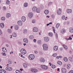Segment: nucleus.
Here are the masks:
<instances>
[{
  "mask_svg": "<svg viewBox=\"0 0 73 73\" xmlns=\"http://www.w3.org/2000/svg\"><path fill=\"white\" fill-rule=\"evenodd\" d=\"M28 58L31 60H33V59H35V55L33 54H31L29 56Z\"/></svg>",
  "mask_w": 73,
  "mask_h": 73,
  "instance_id": "1",
  "label": "nucleus"
},
{
  "mask_svg": "<svg viewBox=\"0 0 73 73\" xmlns=\"http://www.w3.org/2000/svg\"><path fill=\"white\" fill-rule=\"evenodd\" d=\"M42 46L44 50H47V49H48V45H47V44H43Z\"/></svg>",
  "mask_w": 73,
  "mask_h": 73,
  "instance_id": "2",
  "label": "nucleus"
},
{
  "mask_svg": "<svg viewBox=\"0 0 73 73\" xmlns=\"http://www.w3.org/2000/svg\"><path fill=\"white\" fill-rule=\"evenodd\" d=\"M21 52L23 54H25L27 53V51L24 48H22L21 50Z\"/></svg>",
  "mask_w": 73,
  "mask_h": 73,
  "instance_id": "3",
  "label": "nucleus"
},
{
  "mask_svg": "<svg viewBox=\"0 0 73 73\" xmlns=\"http://www.w3.org/2000/svg\"><path fill=\"white\" fill-rule=\"evenodd\" d=\"M41 67L42 69H48V67L45 65H42L41 66Z\"/></svg>",
  "mask_w": 73,
  "mask_h": 73,
  "instance_id": "4",
  "label": "nucleus"
},
{
  "mask_svg": "<svg viewBox=\"0 0 73 73\" xmlns=\"http://www.w3.org/2000/svg\"><path fill=\"white\" fill-rule=\"evenodd\" d=\"M62 11V10L60 8H59L58 9L57 11V13L58 15H60V14L61 13V11Z\"/></svg>",
  "mask_w": 73,
  "mask_h": 73,
  "instance_id": "5",
  "label": "nucleus"
},
{
  "mask_svg": "<svg viewBox=\"0 0 73 73\" xmlns=\"http://www.w3.org/2000/svg\"><path fill=\"white\" fill-rule=\"evenodd\" d=\"M31 72H34V73H36V72H37L38 71L37 69H34L33 68H31Z\"/></svg>",
  "mask_w": 73,
  "mask_h": 73,
  "instance_id": "6",
  "label": "nucleus"
},
{
  "mask_svg": "<svg viewBox=\"0 0 73 73\" xmlns=\"http://www.w3.org/2000/svg\"><path fill=\"white\" fill-rule=\"evenodd\" d=\"M21 20L23 22H25L26 21V17L24 16H23L21 18Z\"/></svg>",
  "mask_w": 73,
  "mask_h": 73,
  "instance_id": "7",
  "label": "nucleus"
},
{
  "mask_svg": "<svg viewBox=\"0 0 73 73\" xmlns=\"http://www.w3.org/2000/svg\"><path fill=\"white\" fill-rule=\"evenodd\" d=\"M44 40L45 42H48L49 41V38H48V37H45L44 38Z\"/></svg>",
  "mask_w": 73,
  "mask_h": 73,
  "instance_id": "8",
  "label": "nucleus"
},
{
  "mask_svg": "<svg viewBox=\"0 0 73 73\" xmlns=\"http://www.w3.org/2000/svg\"><path fill=\"white\" fill-rule=\"evenodd\" d=\"M33 13H29L28 14V17L29 18H32L33 17Z\"/></svg>",
  "mask_w": 73,
  "mask_h": 73,
  "instance_id": "9",
  "label": "nucleus"
},
{
  "mask_svg": "<svg viewBox=\"0 0 73 73\" xmlns=\"http://www.w3.org/2000/svg\"><path fill=\"white\" fill-rule=\"evenodd\" d=\"M33 31L34 32H37L38 31V30L37 27H34L33 29Z\"/></svg>",
  "mask_w": 73,
  "mask_h": 73,
  "instance_id": "10",
  "label": "nucleus"
},
{
  "mask_svg": "<svg viewBox=\"0 0 73 73\" xmlns=\"http://www.w3.org/2000/svg\"><path fill=\"white\" fill-rule=\"evenodd\" d=\"M18 24L19 25H23V23H22V21H18L17 22Z\"/></svg>",
  "mask_w": 73,
  "mask_h": 73,
  "instance_id": "11",
  "label": "nucleus"
},
{
  "mask_svg": "<svg viewBox=\"0 0 73 73\" xmlns=\"http://www.w3.org/2000/svg\"><path fill=\"white\" fill-rule=\"evenodd\" d=\"M37 8L36 7H34L33 8V12H36V11H37Z\"/></svg>",
  "mask_w": 73,
  "mask_h": 73,
  "instance_id": "12",
  "label": "nucleus"
},
{
  "mask_svg": "<svg viewBox=\"0 0 73 73\" xmlns=\"http://www.w3.org/2000/svg\"><path fill=\"white\" fill-rule=\"evenodd\" d=\"M62 73H66V70L64 68H62Z\"/></svg>",
  "mask_w": 73,
  "mask_h": 73,
  "instance_id": "13",
  "label": "nucleus"
},
{
  "mask_svg": "<svg viewBox=\"0 0 73 73\" xmlns=\"http://www.w3.org/2000/svg\"><path fill=\"white\" fill-rule=\"evenodd\" d=\"M65 32H66V30L64 29H62L60 31L61 33H62V34H64Z\"/></svg>",
  "mask_w": 73,
  "mask_h": 73,
  "instance_id": "14",
  "label": "nucleus"
},
{
  "mask_svg": "<svg viewBox=\"0 0 73 73\" xmlns=\"http://www.w3.org/2000/svg\"><path fill=\"white\" fill-rule=\"evenodd\" d=\"M12 36H13V37H17V34H16V33L15 32H14L13 33Z\"/></svg>",
  "mask_w": 73,
  "mask_h": 73,
  "instance_id": "15",
  "label": "nucleus"
},
{
  "mask_svg": "<svg viewBox=\"0 0 73 73\" xmlns=\"http://www.w3.org/2000/svg\"><path fill=\"white\" fill-rule=\"evenodd\" d=\"M0 25L1 28H3L4 27V24L3 23H1L0 24Z\"/></svg>",
  "mask_w": 73,
  "mask_h": 73,
  "instance_id": "16",
  "label": "nucleus"
},
{
  "mask_svg": "<svg viewBox=\"0 0 73 73\" xmlns=\"http://www.w3.org/2000/svg\"><path fill=\"white\" fill-rule=\"evenodd\" d=\"M40 61L42 62H45V59L43 58H42L40 59Z\"/></svg>",
  "mask_w": 73,
  "mask_h": 73,
  "instance_id": "17",
  "label": "nucleus"
},
{
  "mask_svg": "<svg viewBox=\"0 0 73 73\" xmlns=\"http://www.w3.org/2000/svg\"><path fill=\"white\" fill-rule=\"evenodd\" d=\"M19 25H15L14 27V29L15 30H18L19 29Z\"/></svg>",
  "mask_w": 73,
  "mask_h": 73,
  "instance_id": "18",
  "label": "nucleus"
},
{
  "mask_svg": "<svg viewBox=\"0 0 73 73\" xmlns=\"http://www.w3.org/2000/svg\"><path fill=\"white\" fill-rule=\"evenodd\" d=\"M54 50L55 51H57L58 50V47L57 46H55L54 47Z\"/></svg>",
  "mask_w": 73,
  "mask_h": 73,
  "instance_id": "19",
  "label": "nucleus"
},
{
  "mask_svg": "<svg viewBox=\"0 0 73 73\" xmlns=\"http://www.w3.org/2000/svg\"><path fill=\"white\" fill-rule=\"evenodd\" d=\"M48 35L49 36H50V37H52V36H53V33H52L50 32L48 33Z\"/></svg>",
  "mask_w": 73,
  "mask_h": 73,
  "instance_id": "20",
  "label": "nucleus"
},
{
  "mask_svg": "<svg viewBox=\"0 0 73 73\" xmlns=\"http://www.w3.org/2000/svg\"><path fill=\"white\" fill-rule=\"evenodd\" d=\"M67 12L68 13H72V10L68 9L67 10Z\"/></svg>",
  "mask_w": 73,
  "mask_h": 73,
  "instance_id": "21",
  "label": "nucleus"
},
{
  "mask_svg": "<svg viewBox=\"0 0 73 73\" xmlns=\"http://www.w3.org/2000/svg\"><path fill=\"white\" fill-rule=\"evenodd\" d=\"M2 50L4 52H7V49L4 47L2 48Z\"/></svg>",
  "mask_w": 73,
  "mask_h": 73,
  "instance_id": "22",
  "label": "nucleus"
},
{
  "mask_svg": "<svg viewBox=\"0 0 73 73\" xmlns=\"http://www.w3.org/2000/svg\"><path fill=\"white\" fill-rule=\"evenodd\" d=\"M23 41L25 42H26L27 43L28 42V39L26 38H24L23 39Z\"/></svg>",
  "mask_w": 73,
  "mask_h": 73,
  "instance_id": "23",
  "label": "nucleus"
},
{
  "mask_svg": "<svg viewBox=\"0 0 73 73\" xmlns=\"http://www.w3.org/2000/svg\"><path fill=\"white\" fill-rule=\"evenodd\" d=\"M6 16L7 18H9V17H11V14L10 13H7L6 15Z\"/></svg>",
  "mask_w": 73,
  "mask_h": 73,
  "instance_id": "24",
  "label": "nucleus"
},
{
  "mask_svg": "<svg viewBox=\"0 0 73 73\" xmlns=\"http://www.w3.org/2000/svg\"><path fill=\"white\" fill-rule=\"evenodd\" d=\"M63 47L66 49V50H67L68 49V47L67 46L65 45H63Z\"/></svg>",
  "mask_w": 73,
  "mask_h": 73,
  "instance_id": "25",
  "label": "nucleus"
},
{
  "mask_svg": "<svg viewBox=\"0 0 73 73\" xmlns=\"http://www.w3.org/2000/svg\"><path fill=\"white\" fill-rule=\"evenodd\" d=\"M44 13L46 14V15H48V13H49V11H48V10H46L44 11Z\"/></svg>",
  "mask_w": 73,
  "mask_h": 73,
  "instance_id": "26",
  "label": "nucleus"
},
{
  "mask_svg": "<svg viewBox=\"0 0 73 73\" xmlns=\"http://www.w3.org/2000/svg\"><path fill=\"white\" fill-rule=\"evenodd\" d=\"M36 11L37 13H40V9L37 8Z\"/></svg>",
  "mask_w": 73,
  "mask_h": 73,
  "instance_id": "27",
  "label": "nucleus"
},
{
  "mask_svg": "<svg viewBox=\"0 0 73 73\" xmlns=\"http://www.w3.org/2000/svg\"><path fill=\"white\" fill-rule=\"evenodd\" d=\"M28 5V4L27 3H25L24 4V7H27Z\"/></svg>",
  "mask_w": 73,
  "mask_h": 73,
  "instance_id": "28",
  "label": "nucleus"
},
{
  "mask_svg": "<svg viewBox=\"0 0 73 73\" xmlns=\"http://www.w3.org/2000/svg\"><path fill=\"white\" fill-rule=\"evenodd\" d=\"M64 61L67 62V61H68V58L66 57H65L64 58Z\"/></svg>",
  "mask_w": 73,
  "mask_h": 73,
  "instance_id": "29",
  "label": "nucleus"
},
{
  "mask_svg": "<svg viewBox=\"0 0 73 73\" xmlns=\"http://www.w3.org/2000/svg\"><path fill=\"white\" fill-rule=\"evenodd\" d=\"M69 31L70 32V33H73V29L72 28H70L69 29Z\"/></svg>",
  "mask_w": 73,
  "mask_h": 73,
  "instance_id": "30",
  "label": "nucleus"
},
{
  "mask_svg": "<svg viewBox=\"0 0 73 73\" xmlns=\"http://www.w3.org/2000/svg\"><path fill=\"white\" fill-rule=\"evenodd\" d=\"M57 64L59 65H62V62L60 61H58Z\"/></svg>",
  "mask_w": 73,
  "mask_h": 73,
  "instance_id": "31",
  "label": "nucleus"
},
{
  "mask_svg": "<svg viewBox=\"0 0 73 73\" xmlns=\"http://www.w3.org/2000/svg\"><path fill=\"white\" fill-rule=\"evenodd\" d=\"M6 4L7 5H9L10 3V1L9 0H7L6 2Z\"/></svg>",
  "mask_w": 73,
  "mask_h": 73,
  "instance_id": "32",
  "label": "nucleus"
},
{
  "mask_svg": "<svg viewBox=\"0 0 73 73\" xmlns=\"http://www.w3.org/2000/svg\"><path fill=\"white\" fill-rule=\"evenodd\" d=\"M23 65L25 68H28V67L27 66V64H23Z\"/></svg>",
  "mask_w": 73,
  "mask_h": 73,
  "instance_id": "33",
  "label": "nucleus"
},
{
  "mask_svg": "<svg viewBox=\"0 0 73 73\" xmlns=\"http://www.w3.org/2000/svg\"><path fill=\"white\" fill-rule=\"evenodd\" d=\"M59 26H60V23H58L56 24V28H58L59 27Z\"/></svg>",
  "mask_w": 73,
  "mask_h": 73,
  "instance_id": "34",
  "label": "nucleus"
},
{
  "mask_svg": "<svg viewBox=\"0 0 73 73\" xmlns=\"http://www.w3.org/2000/svg\"><path fill=\"white\" fill-rule=\"evenodd\" d=\"M7 31L9 33H12V31L11 29H8Z\"/></svg>",
  "mask_w": 73,
  "mask_h": 73,
  "instance_id": "35",
  "label": "nucleus"
},
{
  "mask_svg": "<svg viewBox=\"0 0 73 73\" xmlns=\"http://www.w3.org/2000/svg\"><path fill=\"white\" fill-rule=\"evenodd\" d=\"M70 68V64H68L67 65V68L68 69H69Z\"/></svg>",
  "mask_w": 73,
  "mask_h": 73,
  "instance_id": "36",
  "label": "nucleus"
},
{
  "mask_svg": "<svg viewBox=\"0 0 73 73\" xmlns=\"http://www.w3.org/2000/svg\"><path fill=\"white\" fill-rule=\"evenodd\" d=\"M1 20L3 21H4L5 20V18L4 17H2L1 18Z\"/></svg>",
  "mask_w": 73,
  "mask_h": 73,
  "instance_id": "37",
  "label": "nucleus"
},
{
  "mask_svg": "<svg viewBox=\"0 0 73 73\" xmlns=\"http://www.w3.org/2000/svg\"><path fill=\"white\" fill-rule=\"evenodd\" d=\"M15 72L16 73H22V72L20 71H19L18 70H16L15 71Z\"/></svg>",
  "mask_w": 73,
  "mask_h": 73,
  "instance_id": "38",
  "label": "nucleus"
},
{
  "mask_svg": "<svg viewBox=\"0 0 73 73\" xmlns=\"http://www.w3.org/2000/svg\"><path fill=\"white\" fill-rule=\"evenodd\" d=\"M23 32H24V33H27V29H24Z\"/></svg>",
  "mask_w": 73,
  "mask_h": 73,
  "instance_id": "39",
  "label": "nucleus"
},
{
  "mask_svg": "<svg viewBox=\"0 0 73 73\" xmlns=\"http://www.w3.org/2000/svg\"><path fill=\"white\" fill-rule=\"evenodd\" d=\"M52 4H53V2H49L48 3V5L49 6H50V5H52Z\"/></svg>",
  "mask_w": 73,
  "mask_h": 73,
  "instance_id": "40",
  "label": "nucleus"
},
{
  "mask_svg": "<svg viewBox=\"0 0 73 73\" xmlns=\"http://www.w3.org/2000/svg\"><path fill=\"white\" fill-rule=\"evenodd\" d=\"M12 68L9 67V71H12Z\"/></svg>",
  "mask_w": 73,
  "mask_h": 73,
  "instance_id": "41",
  "label": "nucleus"
},
{
  "mask_svg": "<svg viewBox=\"0 0 73 73\" xmlns=\"http://www.w3.org/2000/svg\"><path fill=\"white\" fill-rule=\"evenodd\" d=\"M38 44H41V41L40 40H38Z\"/></svg>",
  "mask_w": 73,
  "mask_h": 73,
  "instance_id": "42",
  "label": "nucleus"
},
{
  "mask_svg": "<svg viewBox=\"0 0 73 73\" xmlns=\"http://www.w3.org/2000/svg\"><path fill=\"white\" fill-rule=\"evenodd\" d=\"M52 56L54 57H56V56H57V54L56 53H54L53 54Z\"/></svg>",
  "mask_w": 73,
  "mask_h": 73,
  "instance_id": "43",
  "label": "nucleus"
},
{
  "mask_svg": "<svg viewBox=\"0 0 73 73\" xmlns=\"http://www.w3.org/2000/svg\"><path fill=\"white\" fill-rule=\"evenodd\" d=\"M52 29L53 30V31L54 33H55V29L54 28V27H52Z\"/></svg>",
  "mask_w": 73,
  "mask_h": 73,
  "instance_id": "44",
  "label": "nucleus"
},
{
  "mask_svg": "<svg viewBox=\"0 0 73 73\" xmlns=\"http://www.w3.org/2000/svg\"><path fill=\"white\" fill-rule=\"evenodd\" d=\"M29 38L30 39H33V36H31L29 37Z\"/></svg>",
  "mask_w": 73,
  "mask_h": 73,
  "instance_id": "45",
  "label": "nucleus"
},
{
  "mask_svg": "<svg viewBox=\"0 0 73 73\" xmlns=\"http://www.w3.org/2000/svg\"><path fill=\"white\" fill-rule=\"evenodd\" d=\"M52 68L53 69H54V68H56V66H55V65H53L52 66Z\"/></svg>",
  "mask_w": 73,
  "mask_h": 73,
  "instance_id": "46",
  "label": "nucleus"
},
{
  "mask_svg": "<svg viewBox=\"0 0 73 73\" xmlns=\"http://www.w3.org/2000/svg\"><path fill=\"white\" fill-rule=\"evenodd\" d=\"M32 23H36V21H35V20H33L32 21Z\"/></svg>",
  "mask_w": 73,
  "mask_h": 73,
  "instance_id": "47",
  "label": "nucleus"
},
{
  "mask_svg": "<svg viewBox=\"0 0 73 73\" xmlns=\"http://www.w3.org/2000/svg\"><path fill=\"white\" fill-rule=\"evenodd\" d=\"M68 40H72V38H71V36H70L69 37V38H68Z\"/></svg>",
  "mask_w": 73,
  "mask_h": 73,
  "instance_id": "48",
  "label": "nucleus"
},
{
  "mask_svg": "<svg viewBox=\"0 0 73 73\" xmlns=\"http://www.w3.org/2000/svg\"><path fill=\"white\" fill-rule=\"evenodd\" d=\"M3 10H6V9H7V8H6V7H5L4 6L3 7Z\"/></svg>",
  "mask_w": 73,
  "mask_h": 73,
  "instance_id": "49",
  "label": "nucleus"
},
{
  "mask_svg": "<svg viewBox=\"0 0 73 73\" xmlns=\"http://www.w3.org/2000/svg\"><path fill=\"white\" fill-rule=\"evenodd\" d=\"M12 61L9 60V64H12Z\"/></svg>",
  "mask_w": 73,
  "mask_h": 73,
  "instance_id": "50",
  "label": "nucleus"
},
{
  "mask_svg": "<svg viewBox=\"0 0 73 73\" xmlns=\"http://www.w3.org/2000/svg\"><path fill=\"white\" fill-rule=\"evenodd\" d=\"M69 60H70V61H72V58L70 57L69 58Z\"/></svg>",
  "mask_w": 73,
  "mask_h": 73,
  "instance_id": "51",
  "label": "nucleus"
},
{
  "mask_svg": "<svg viewBox=\"0 0 73 73\" xmlns=\"http://www.w3.org/2000/svg\"><path fill=\"white\" fill-rule=\"evenodd\" d=\"M55 35H56V38H58V34H57V33H55Z\"/></svg>",
  "mask_w": 73,
  "mask_h": 73,
  "instance_id": "52",
  "label": "nucleus"
},
{
  "mask_svg": "<svg viewBox=\"0 0 73 73\" xmlns=\"http://www.w3.org/2000/svg\"><path fill=\"white\" fill-rule=\"evenodd\" d=\"M9 67H7L6 68V70H9Z\"/></svg>",
  "mask_w": 73,
  "mask_h": 73,
  "instance_id": "53",
  "label": "nucleus"
},
{
  "mask_svg": "<svg viewBox=\"0 0 73 73\" xmlns=\"http://www.w3.org/2000/svg\"><path fill=\"white\" fill-rule=\"evenodd\" d=\"M62 19H65V16H63L62 17Z\"/></svg>",
  "mask_w": 73,
  "mask_h": 73,
  "instance_id": "54",
  "label": "nucleus"
},
{
  "mask_svg": "<svg viewBox=\"0 0 73 73\" xmlns=\"http://www.w3.org/2000/svg\"><path fill=\"white\" fill-rule=\"evenodd\" d=\"M2 54H3V55H4V56H6V55H7V54H5V53H2Z\"/></svg>",
  "mask_w": 73,
  "mask_h": 73,
  "instance_id": "55",
  "label": "nucleus"
},
{
  "mask_svg": "<svg viewBox=\"0 0 73 73\" xmlns=\"http://www.w3.org/2000/svg\"><path fill=\"white\" fill-rule=\"evenodd\" d=\"M3 70H0V73H3Z\"/></svg>",
  "mask_w": 73,
  "mask_h": 73,
  "instance_id": "56",
  "label": "nucleus"
},
{
  "mask_svg": "<svg viewBox=\"0 0 73 73\" xmlns=\"http://www.w3.org/2000/svg\"><path fill=\"white\" fill-rule=\"evenodd\" d=\"M51 17H52V18H54V15H52L51 16Z\"/></svg>",
  "mask_w": 73,
  "mask_h": 73,
  "instance_id": "57",
  "label": "nucleus"
},
{
  "mask_svg": "<svg viewBox=\"0 0 73 73\" xmlns=\"http://www.w3.org/2000/svg\"><path fill=\"white\" fill-rule=\"evenodd\" d=\"M34 53H35L36 54H37L38 52H37V51L35 50L34 51Z\"/></svg>",
  "mask_w": 73,
  "mask_h": 73,
  "instance_id": "58",
  "label": "nucleus"
},
{
  "mask_svg": "<svg viewBox=\"0 0 73 73\" xmlns=\"http://www.w3.org/2000/svg\"><path fill=\"white\" fill-rule=\"evenodd\" d=\"M69 73H73V71L72 70L70 71L69 72Z\"/></svg>",
  "mask_w": 73,
  "mask_h": 73,
  "instance_id": "59",
  "label": "nucleus"
},
{
  "mask_svg": "<svg viewBox=\"0 0 73 73\" xmlns=\"http://www.w3.org/2000/svg\"><path fill=\"white\" fill-rule=\"evenodd\" d=\"M19 55L20 56H21V57H23V55H22L21 54H19Z\"/></svg>",
  "mask_w": 73,
  "mask_h": 73,
  "instance_id": "60",
  "label": "nucleus"
},
{
  "mask_svg": "<svg viewBox=\"0 0 73 73\" xmlns=\"http://www.w3.org/2000/svg\"><path fill=\"white\" fill-rule=\"evenodd\" d=\"M2 72H3L2 73H3V72L4 73H6V71H5V70H3V71Z\"/></svg>",
  "mask_w": 73,
  "mask_h": 73,
  "instance_id": "61",
  "label": "nucleus"
},
{
  "mask_svg": "<svg viewBox=\"0 0 73 73\" xmlns=\"http://www.w3.org/2000/svg\"><path fill=\"white\" fill-rule=\"evenodd\" d=\"M1 34H2V32L0 30V35H1Z\"/></svg>",
  "mask_w": 73,
  "mask_h": 73,
  "instance_id": "62",
  "label": "nucleus"
},
{
  "mask_svg": "<svg viewBox=\"0 0 73 73\" xmlns=\"http://www.w3.org/2000/svg\"><path fill=\"white\" fill-rule=\"evenodd\" d=\"M34 41L35 42H36V39H34Z\"/></svg>",
  "mask_w": 73,
  "mask_h": 73,
  "instance_id": "63",
  "label": "nucleus"
},
{
  "mask_svg": "<svg viewBox=\"0 0 73 73\" xmlns=\"http://www.w3.org/2000/svg\"><path fill=\"white\" fill-rule=\"evenodd\" d=\"M20 70H21V71H23V70H24V69H22V68H21V69H20Z\"/></svg>",
  "mask_w": 73,
  "mask_h": 73,
  "instance_id": "64",
  "label": "nucleus"
}]
</instances>
